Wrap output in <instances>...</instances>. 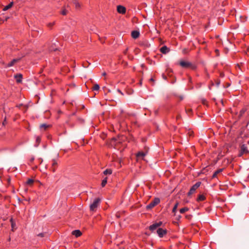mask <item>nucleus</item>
<instances>
[{
  "label": "nucleus",
  "mask_w": 249,
  "mask_h": 249,
  "mask_svg": "<svg viewBox=\"0 0 249 249\" xmlns=\"http://www.w3.org/2000/svg\"><path fill=\"white\" fill-rule=\"evenodd\" d=\"M100 202L101 199L100 198H95L89 206L90 211L92 212L96 211Z\"/></svg>",
  "instance_id": "1"
},
{
  "label": "nucleus",
  "mask_w": 249,
  "mask_h": 249,
  "mask_svg": "<svg viewBox=\"0 0 249 249\" xmlns=\"http://www.w3.org/2000/svg\"><path fill=\"white\" fill-rule=\"evenodd\" d=\"M179 65L183 68H190L193 70H194L196 68V65L193 64L189 62L180 61L179 62Z\"/></svg>",
  "instance_id": "2"
},
{
  "label": "nucleus",
  "mask_w": 249,
  "mask_h": 249,
  "mask_svg": "<svg viewBox=\"0 0 249 249\" xmlns=\"http://www.w3.org/2000/svg\"><path fill=\"white\" fill-rule=\"evenodd\" d=\"M201 184V182L200 181H198L196 182L194 185H193L191 188H190L189 191L187 193L188 196H190L193 194L196 190L199 188Z\"/></svg>",
  "instance_id": "3"
},
{
  "label": "nucleus",
  "mask_w": 249,
  "mask_h": 249,
  "mask_svg": "<svg viewBox=\"0 0 249 249\" xmlns=\"http://www.w3.org/2000/svg\"><path fill=\"white\" fill-rule=\"evenodd\" d=\"M160 202V198H155L150 203L146 206V209L149 210L153 208Z\"/></svg>",
  "instance_id": "4"
},
{
  "label": "nucleus",
  "mask_w": 249,
  "mask_h": 249,
  "mask_svg": "<svg viewBox=\"0 0 249 249\" xmlns=\"http://www.w3.org/2000/svg\"><path fill=\"white\" fill-rule=\"evenodd\" d=\"M249 154V151L246 144H243L240 146V153L239 157H241L244 154Z\"/></svg>",
  "instance_id": "5"
},
{
  "label": "nucleus",
  "mask_w": 249,
  "mask_h": 249,
  "mask_svg": "<svg viewBox=\"0 0 249 249\" xmlns=\"http://www.w3.org/2000/svg\"><path fill=\"white\" fill-rule=\"evenodd\" d=\"M162 224V223L161 221L154 223L149 227V229L150 231H151L152 232H153L156 230H157L161 226Z\"/></svg>",
  "instance_id": "6"
},
{
  "label": "nucleus",
  "mask_w": 249,
  "mask_h": 249,
  "mask_svg": "<svg viewBox=\"0 0 249 249\" xmlns=\"http://www.w3.org/2000/svg\"><path fill=\"white\" fill-rule=\"evenodd\" d=\"M167 231L166 229H163L160 227L157 230V233L160 238L163 237V236L167 233Z\"/></svg>",
  "instance_id": "7"
},
{
  "label": "nucleus",
  "mask_w": 249,
  "mask_h": 249,
  "mask_svg": "<svg viewBox=\"0 0 249 249\" xmlns=\"http://www.w3.org/2000/svg\"><path fill=\"white\" fill-rule=\"evenodd\" d=\"M57 166L58 163L57 160L54 159L53 160L51 170L53 173H54L56 171Z\"/></svg>",
  "instance_id": "8"
},
{
  "label": "nucleus",
  "mask_w": 249,
  "mask_h": 249,
  "mask_svg": "<svg viewBox=\"0 0 249 249\" xmlns=\"http://www.w3.org/2000/svg\"><path fill=\"white\" fill-rule=\"evenodd\" d=\"M117 10V12L120 14H124L126 12V8L122 5H118Z\"/></svg>",
  "instance_id": "9"
},
{
  "label": "nucleus",
  "mask_w": 249,
  "mask_h": 249,
  "mask_svg": "<svg viewBox=\"0 0 249 249\" xmlns=\"http://www.w3.org/2000/svg\"><path fill=\"white\" fill-rule=\"evenodd\" d=\"M147 154V150H146V151H139L138 152L136 156L137 158H143L144 157L146 154Z\"/></svg>",
  "instance_id": "10"
},
{
  "label": "nucleus",
  "mask_w": 249,
  "mask_h": 249,
  "mask_svg": "<svg viewBox=\"0 0 249 249\" xmlns=\"http://www.w3.org/2000/svg\"><path fill=\"white\" fill-rule=\"evenodd\" d=\"M20 58L18 59H14L10 62H9L6 66H5L6 68L10 67L13 66L15 63L18 62L20 60Z\"/></svg>",
  "instance_id": "11"
},
{
  "label": "nucleus",
  "mask_w": 249,
  "mask_h": 249,
  "mask_svg": "<svg viewBox=\"0 0 249 249\" xmlns=\"http://www.w3.org/2000/svg\"><path fill=\"white\" fill-rule=\"evenodd\" d=\"M140 36V32L138 31L134 30L131 32V36L134 39L137 38Z\"/></svg>",
  "instance_id": "12"
},
{
  "label": "nucleus",
  "mask_w": 249,
  "mask_h": 249,
  "mask_svg": "<svg viewBox=\"0 0 249 249\" xmlns=\"http://www.w3.org/2000/svg\"><path fill=\"white\" fill-rule=\"evenodd\" d=\"M15 78L16 79V81L17 83H21L22 79V75L20 73L17 74L15 75Z\"/></svg>",
  "instance_id": "13"
},
{
  "label": "nucleus",
  "mask_w": 249,
  "mask_h": 249,
  "mask_svg": "<svg viewBox=\"0 0 249 249\" xmlns=\"http://www.w3.org/2000/svg\"><path fill=\"white\" fill-rule=\"evenodd\" d=\"M72 235L75 236L76 237H78L82 235V232L80 230H74L72 232Z\"/></svg>",
  "instance_id": "14"
},
{
  "label": "nucleus",
  "mask_w": 249,
  "mask_h": 249,
  "mask_svg": "<svg viewBox=\"0 0 249 249\" xmlns=\"http://www.w3.org/2000/svg\"><path fill=\"white\" fill-rule=\"evenodd\" d=\"M223 171V168H221V169H219L218 170H217L216 171H215L213 176H212V178H215L217 177V176L218 174L220 173L221 172H222V171Z\"/></svg>",
  "instance_id": "15"
},
{
  "label": "nucleus",
  "mask_w": 249,
  "mask_h": 249,
  "mask_svg": "<svg viewBox=\"0 0 249 249\" xmlns=\"http://www.w3.org/2000/svg\"><path fill=\"white\" fill-rule=\"evenodd\" d=\"M206 199L205 196L203 195H198L196 201L197 202L202 201L205 200Z\"/></svg>",
  "instance_id": "16"
},
{
  "label": "nucleus",
  "mask_w": 249,
  "mask_h": 249,
  "mask_svg": "<svg viewBox=\"0 0 249 249\" xmlns=\"http://www.w3.org/2000/svg\"><path fill=\"white\" fill-rule=\"evenodd\" d=\"M170 51V48H160V52L163 54H166Z\"/></svg>",
  "instance_id": "17"
},
{
  "label": "nucleus",
  "mask_w": 249,
  "mask_h": 249,
  "mask_svg": "<svg viewBox=\"0 0 249 249\" xmlns=\"http://www.w3.org/2000/svg\"><path fill=\"white\" fill-rule=\"evenodd\" d=\"M112 173V170L111 169H107L103 172V174L104 175H111Z\"/></svg>",
  "instance_id": "18"
},
{
  "label": "nucleus",
  "mask_w": 249,
  "mask_h": 249,
  "mask_svg": "<svg viewBox=\"0 0 249 249\" xmlns=\"http://www.w3.org/2000/svg\"><path fill=\"white\" fill-rule=\"evenodd\" d=\"M13 5V2H11L10 3H9L7 5L5 6L3 8V11H6L8 10L9 9L11 8Z\"/></svg>",
  "instance_id": "19"
},
{
  "label": "nucleus",
  "mask_w": 249,
  "mask_h": 249,
  "mask_svg": "<svg viewBox=\"0 0 249 249\" xmlns=\"http://www.w3.org/2000/svg\"><path fill=\"white\" fill-rule=\"evenodd\" d=\"M50 126V125H48L46 124H43L40 125V128L43 129L44 130H46L48 128H49Z\"/></svg>",
  "instance_id": "20"
},
{
  "label": "nucleus",
  "mask_w": 249,
  "mask_h": 249,
  "mask_svg": "<svg viewBox=\"0 0 249 249\" xmlns=\"http://www.w3.org/2000/svg\"><path fill=\"white\" fill-rule=\"evenodd\" d=\"M191 50L190 48H184L182 50V52L184 54H187L191 51Z\"/></svg>",
  "instance_id": "21"
},
{
  "label": "nucleus",
  "mask_w": 249,
  "mask_h": 249,
  "mask_svg": "<svg viewBox=\"0 0 249 249\" xmlns=\"http://www.w3.org/2000/svg\"><path fill=\"white\" fill-rule=\"evenodd\" d=\"M107 177L105 178L102 180V183H101V186H102V187H105L106 186V185L107 183Z\"/></svg>",
  "instance_id": "22"
},
{
  "label": "nucleus",
  "mask_w": 249,
  "mask_h": 249,
  "mask_svg": "<svg viewBox=\"0 0 249 249\" xmlns=\"http://www.w3.org/2000/svg\"><path fill=\"white\" fill-rule=\"evenodd\" d=\"M41 142V137L40 136H36V146H37Z\"/></svg>",
  "instance_id": "23"
},
{
  "label": "nucleus",
  "mask_w": 249,
  "mask_h": 249,
  "mask_svg": "<svg viewBox=\"0 0 249 249\" xmlns=\"http://www.w3.org/2000/svg\"><path fill=\"white\" fill-rule=\"evenodd\" d=\"M247 111V108H243L239 112V116L241 117L242 116L244 113Z\"/></svg>",
  "instance_id": "24"
},
{
  "label": "nucleus",
  "mask_w": 249,
  "mask_h": 249,
  "mask_svg": "<svg viewBox=\"0 0 249 249\" xmlns=\"http://www.w3.org/2000/svg\"><path fill=\"white\" fill-rule=\"evenodd\" d=\"M73 3L75 5V8L76 9H79L80 8L81 5L77 0H74L73 1Z\"/></svg>",
  "instance_id": "25"
},
{
  "label": "nucleus",
  "mask_w": 249,
  "mask_h": 249,
  "mask_svg": "<svg viewBox=\"0 0 249 249\" xmlns=\"http://www.w3.org/2000/svg\"><path fill=\"white\" fill-rule=\"evenodd\" d=\"M178 202H177L175 204L174 206V207L172 210V213H174L175 214L177 209L178 208Z\"/></svg>",
  "instance_id": "26"
},
{
  "label": "nucleus",
  "mask_w": 249,
  "mask_h": 249,
  "mask_svg": "<svg viewBox=\"0 0 249 249\" xmlns=\"http://www.w3.org/2000/svg\"><path fill=\"white\" fill-rule=\"evenodd\" d=\"M189 208L188 207H184L180 209L179 212L181 213H183L185 212L188 211Z\"/></svg>",
  "instance_id": "27"
},
{
  "label": "nucleus",
  "mask_w": 249,
  "mask_h": 249,
  "mask_svg": "<svg viewBox=\"0 0 249 249\" xmlns=\"http://www.w3.org/2000/svg\"><path fill=\"white\" fill-rule=\"evenodd\" d=\"M34 182V179L29 178L26 181V184L28 185H32L33 184Z\"/></svg>",
  "instance_id": "28"
},
{
  "label": "nucleus",
  "mask_w": 249,
  "mask_h": 249,
  "mask_svg": "<svg viewBox=\"0 0 249 249\" xmlns=\"http://www.w3.org/2000/svg\"><path fill=\"white\" fill-rule=\"evenodd\" d=\"M99 85L97 84H94L92 88L93 90H98L99 89Z\"/></svg>",
  "instance_id": "29"
},
{
  "label": "nucleus",
  "mask_w": 249,
  "mask_h": 249,
  "mask_svg": "<svg viewBox=\"0 0 249 249\" xmlns=\"http://www.w3.org/2000/svg\"><path fill=\"white\" fill-rule=\"evenodd\" d=\"M10 222H11V227L13 229L14 228V227H15L16 226V223L14 221L13 218H11L10 219Z\"/></svg>",
  "instance_id": "30"
},
{
  "label": "nucleus",
  "mask_w": 249,
  "mask_h": 249,
  "mask_svg": "<svg viewBox=\"0 0 249 249\" xmlns=\"http://www.w3.org/2000/svg\"><path fill=\"white\" fill-rule=\"evenodd\" d=\"M54 24V22H50L47 24V26L49 28H52Z\"/></svg>",
  "instance_id": "31"
},
{
  "label": "nucleus",
  "mask_w": 249,
  "mask_h": 249,
  "mask_svg": "<svg viewBox=\"0 0 249 249\" xmlns=\"http://www.w3.org/2000/svg\"><path fill=\"white\" fill-rule=\"evenodd\" d=\"M37 34H38V32L37 31H33L32 32V36H37Z\"/></svg>",
  "instance_id": "32"
},
{
  "label": "nucleus",
  "mask_w": 249,
  "mask_h": 249,
  "mask_svg": "<svg viewBox=\"0 0 249 249\" xmlns=\"http://www.w3.org/2000/svg\"><path fill=\"white\" fill-rule=\"evenodd\" d=\"M214 51H215V56H219L220 54H219V50L218 49H215Z\"/></svg>",
  "instance_id": "33"
},
{
  "label": "nucleus",
  "mask_w": 249,
  "mask_h": 249,
  "mask_svg": "<svg viewBox=\"0 0 249 249\" xmlns=\"http://www.w3.org/2000/svg\"><path fill=\"white\" fill-rule=\"evenodd\" d=\"M67 13V12L66 11V10L65 9H64L61 12V14L63 15H66Z\"/></svg>",
  "instance_id": "34"
},
{
  "label": "nucleus",
  "mask_w": 249,
  "mask_h": 249,
  "mask_svg": "<svg viewBox=\"0 0 249 249\" xmlns=\"http://www.w3.org/2000/svg\"><path fill=\"white\" fill-rule=\"evenodd\" d=\"M37 236L41 237H43L44 236V233H40L37 234Z\"/></svg>",
  "instance_id": "35"
},
{
  "label": "nucleus",
  "mask_w": 249,
  "mask_h": 249,
  "mask_svg": "<svg viewBox=\"0 0 249 249\" xmlns=\"http://www.w3.org/2000/svg\"><path fill=\"white\" fill-rule=\"evenodd\" d=\"M34 160H35L34 157H32L30 160V162H32L34 161Z\"/></svg>",
  "instance_id": "36"
},
{
  "label": "nucleus",
  "mask_w": 249,
  "mask_h": 249,
  "mask_svg": "<svg viewBox=\"0 0 249 249\" xmlns=\"http://www.w3.org/2000/svg\"><path fill=\"white\" fill-rule=\"evenodd\" d=\"M116 141H117V139L115 138H113L111 139V142L113 143V142H115Z\"/></svg>",
  "instance_id": "37"
},
{
  "label": "nucleus",
  "mask_w": 249,
  "mask_h": 249,
  "mask_svg": "<svg viewBox=\"0 0 249 249\" xmlns=\"http://www.w3.org/2000/svg\"><path fill=\"white\" fill-rule=\"evenodd\" d=\"M117 91L120 93L122 95H124L123 93L121 91V90L120 89H117Z\"/></svg>",
  "instance_id": "38"
},
{
  "label": "nucleus",
  "mask_w": 249,
  "mask_h": 249,
  "mask_svg": "<svg viewBox=\"0 0 249 249\" xmlns=\"http://www.w3.org/2000/svg\"><path fill=\"white\" fill-rule=\"evenodd\" d=\"M186 218L188 219H190L191 218V215H186Z\"/></svg>",
  "instance_id": "39"
},
{
  "label": "nucleus",
  "mask_w": 249,
  "mask_h": 249,
  "mask_svg": "<svg viewBox=\"0 0 249 249\" xmlns=\"http://www.w3.org/2000/svg\"><path fill=\"white\" fill-rule=\"evenodd\" d=\"M144 151H146V150H147V152H148V149H149V148L147 146H145L144 148Z\"/></svg>",
  "instance_id": "40"
},
{
  "label": "nucleus",
  "mask_w": 249,
  "mask_h": 249,
  "mask_svg": "<svg viewBox=\"0 0 249 249\" xmlns=\"http://www.w3.org/2000/svg\"><path fill=\"white\" fill-rule=\"evenodd\" d=\"M181 218V216L179 215L177 216V219L178 220H179Z\"/></svg>",
  "instance_id": "41"
},
{
  "label": "nucleus",
  "mask_w": 249,
  "mask_h": 249,
  "mask_svg": "<svg viewBox=\"0 0 249 249\" xmlns=\"http://www.w3.org/2000/svg\"><path fill=\"white\" fill-rule=\"evenodd\" d=\"M186 111L187 112H192V109H186Z\"/></svg>",
  "instance_id": "42"
},
{
  "label": "nucleus",
  "mask_w": 249,
  "mask_h": 249,
  "mask_svg": "<svg viewBox=\"0 0 249 249\" xmlns=\"http://www.w3.org/2000/svg\"><path fill=\"white\" fill-rule=\"evenodd\" d=\"M5 123H6V118H5V119H4V121L3 122V123H2V125H5Z\"/></svg>",
  "instance_id": "43"
},
{
  "label": "nucleus",
  "mask_w": 249,
  "mask_h": 249,
  "mask_svg": "<svg viewBox=\"0 0 249 249\" xmlns=\"http://www.w3.org/2000/svg\"><path fill=\"white\" fill-rule=\"evenodd\" d=\"M149 81H150V82H154V79H153V78H151L149 79Z\"/></svg>",
  "instance_id": "44"
},
{
  "label": "nucleus",
  "mask_w": 249,
  "mask_h": 249,
  "mask_svg": "<svg viewBox=\"0 0 249 249\" xmlns=\"http://www.w3.org/2000/svg\"><path fill=\"white\" fill-rule=\"evenodd\" d=\"M128 50V49L127 48L126 49H125V50L124 51V54H126L127 53V51Z\"/></svg>",
  "instance_id": "45"
},
{
  "label": "nucleus",
  "mask_w": 249,
  "mask_h": 249,
  "mask_svg": "<svg viewBox=\"0 0 249 249\" xmlns=\"http://www.w3.org/2000/svg\"><path fill=\"white\" fill-rule=\"evenodd\" d=\"M180 118V115H178V116H177V120L179 119Z\"/></svg>",
  "instance_id": "46"
},
{
  "label": "nucleus",
  "mask_w": 249,
  "mask_h": 249,
  "mask_svg": "<svg viewBox=\"0 0 249 249\" xmlns=\"http://www.w3.org/2000/svg\"><path fill=\"white\" fill-rule=\"evenodd\" d=\"M102 75L103 76H106V72H104L102 73Z\"/></svg>",
  "instance_id": "47"
},
{
  "label": "nucleus",
  "mask_w": 249,
  "mask_h": 249,
  "mask_svg": "<svg viewBox=\"0 0 249 249\" xmlns=\"http://www.w3.org/2000/svg\"><path fill=\"white\" fill-rule=\"evenodd\" d=\"M183 99V97H180V100H182Z\"/></svg>",
  "instance_id": "48"
},
{
  "label": "nucleus",
  "mask_w": 249,
  "mask_h": 249,
  "mask_svg": "<svg viewBox=\"0 0 249 249\" xmlns=\"http://www.w3.org/2000/svg\"><path fill=\"white\" fill-rule=\"evenodd\" d=\"M193 133V132H191L190 133V135H192V134Z\"/></svg>",
  "instance_id": "49"
},
{
  "label": "nucleus",
  "mask_w": 249,
  "mask_h": 249,
  "mask_svg": "<svg viewBox=\"0 0 249 249\" xmlns=\"http://www.w3.org/2000/svg\"><path fill=\"white\" fill-rule=\"evenodd\" d=\"M248 52H249V48H248V50H247Z\"/></svg>",
  "instance_id": "50"
},
{
  "label": "nucleus",
  "mask_w": 249,
  "mask_h": 249,
  "mask_svg": "<svg viewBox=\"0 0 249 249\" xmlns=\"http://www.w3.org/2000/svg\"><path fill=\"white\" fill-rule=\"evenodd\" d=\"M56 50H57V49H55L54 50V51H56Z\"/></svg>",
  "instance_id": "51"
},
{
  "label": "nucleus",
  "mask_w": 249,
  "mask_h": 249,
  "mask_svg": "<svg viewBox=\"0 0 249 249\" xmlns=\"http://www.w3.org/2000/svg\"><path fill=\"white\" fill-rule=\"evenodd\" d=\"M248 144H249V141L248 142Z\"/></svg>",
  "instance_id": "52"
},
{
  "label": "nucleus",
  "mask_w": 249,
  "mask_h": 249,
  "mask_svg": "<svg viewBox=\"0 0 249 249\" xmlns=\"http://www.w3.org/2000/svg\"><path fill=\"white\" fill-rule=\"evenodd\" d=\"M248 115H249V112H248Z\"/></svg>",
  "instance_id": "53"
}]
</instances>
